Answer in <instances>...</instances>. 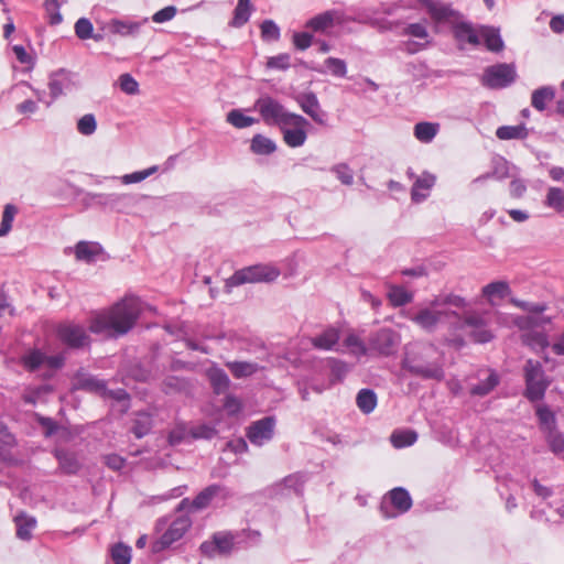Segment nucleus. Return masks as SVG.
<instances>
[{"label":"nucleus","instance_id":"f257e3e1","mask_svg":"<svg viewBox=\"0 0 564 564\" xmlns=\"http://www.w3.org/2000/svg\"><path fill=\"white\" fill-rule=\"evenodd\" d=\"M141 315L140 302L134 297H126L108 310L96 314L89 323V330L94 334H106L118 338L128 334Z\"/></svg>","mask_w":564,"mask_h":564},{"label":"nucleus","instance_id":"f03ea898","mask_svg":"<svg viewBox=\"0 0 564 564\" xmlns=\"http://www.w3.org/2000/svg\"><path fill=\"white\" fill-rule=\"evenodd\" d=\"M401 368L413 377L443 381L445 370L433 344L411 343L404 347Z\"/></svg>","mask_w":564,"mask_h":564},{"label":"nucleus","instance_id":"7ed1b4c3","mask_svg":"<svg viewBox=\"0 0 564 564\" xmlns=\"http://www.w3.org/2000/svg\"><path fill=\"white\" fill-rule=\"evenodd\" d=\"M254 108L259 111L262 120L269 126H279L280 128L286 126H305L307 120L297 113L288 111L283 105L271 96L260 97Z\"/></svg>","mask_w":564,"mask_h":564},{"label":"nucleus","instance_id":"20e7f679","mask_svg":"<svg viewBox=\"0 0 564 564\" xmlns=\"http://www.w3.org/2000/svg\"><path fill=\"white\" fill-rule=\"evenodd\" d=\"M523 377L525 383L524 398L531 403L543 400L551 380L546 376L542 364L528 359L523 367Z\"/></svg>","mask_w":564,"mask_h":564},{"label":"nucleus","instance_id":"39448f33","mask_svg":"<svg viewBox=\"0 0 564 564\" xmlns=\"http://www.w3.org/2000/svg\"><path fill=\"white\" fill-rule=\"evenodd\" d=\"M535 415L550 451L554 455L562 454L564 452V434L557 427L554 411L547 404H539L535 406Z\"/></svg>","mask_w":564,"mask_h":564},{"label":"nucleus","instance_id":"423d86ee","mask_svg":"<svg viewBox=\"0 0 564 564\" xmlns=\"http://www.w3.org/2000/svg\"><path fill=\"white\" fill-rule=\"evenodd\" d=\"M281 274L278 267L270 263H257L236 270L228 278V286H239L248 283H271Z\"/></svg>","mask_w":564,"mask_h":564},{"label":"nucleus","instance_id":"0eeeda50","mask_svg":"<svg viewBox=\"0 0 564 564\" xmlns=\"http://www.w3.org/2000/svg\"><path fill=\"white\" fill-rule=\"evenodd\" d=\"M83 195L82 203L85 207H101L111 212L122 213L132 205L133 198L129 194L121 193H93L78 189Z\"/></svg>","mask_w":564,"mask_h":564},{"label":"nucleus","instance_id":"6e6552de","mask_svg":"<svg viewBox=\"0 0 564 564\" xmlns=\"http://www.w3.org/2000/svg\"><path fill=\"white\" fill-rule=\"evenodd\" d=\"M517 77V68L513 63H497L484 69L480 84L492 90L505 89L510 87Z\"/></svg>","mask_w":564,"mask_h":564},{"label":"nucleus","instance_id":"1a4fd4ad","mask_svg":"<svg viewBox=\"0 0 564 564\" xmlns=\"http://www.w3.org/2000/svg\"><path fill=\"white\" fill-rule=\"evenodd\" d=\"M452 317H458L455 311L433 306L432 301L427 307L420 308L410 319L427 333H434L438 325Z\"/></svg>","mask_w":564,"mask_h":564},{"label":"nucleus","instance_id":"9d476101","mask_svg":"<svg viewBox=\"0 0 564 564\" xmlns=\"http://www.w3.org/2000/svg\"><path fill=\"white\" fill-rule=\"evenodd\" d=\"M236 538L237 533L231 531H217L213 533L210 540L199 545V551L207 558L227 557L235 549Z\"/></svg>","mask_w":564,"mask_h":564},{"label":"nucleus","instance_id":"9b49d317","mask_svg":"<svg viewBox=\"0 0 564 564\" xmlns=\"http://www.w3.org/2000/svg\"><path fill=\"white\" fill-rule=\"evenodd\" d=\"M217 497L221 498V500H227L232 497V491L224 485L212 484L199 491L192 501L188 498H184L178 503L177 511H182L185 508H189L193 511L204 510Z\"/></svg>","mask_w":564,"mask_h":564},{"label":"nucleus","instance_id":"f8f14e48","mask_svg":"<svg viewBox=\"0 0 564 564\" xmlns=\"http://www.w3.org/2000/svg\"><path fill=\"white\" fill-rule=\"evenodd\" d=\"M191 527L192 519L188 516L182 514L176 517L160 539L153 543L152 551L156 553L170 547L173 543L181 540Z\"/></svg>","mask_w":564,"mask_h":564},{"label":"nucleus","instance_id":"ddd939ff","mask_svg":"<svg viewBox=\"0 0 564 564\" xmlns=\"http://www.w3.org/2000/svg\"><path fill=\"white\" fill-rule=\"evenodd\" d=\"M400 337L391 328H381L369 336L368 349L380 355L391 356L399 346Z\"/></svg>","mask_w":564,"mask_h":564},{"label":"nucleus","instance_id":"4468645a","mask_svg":"<svg viewBox=\"0 0 564 564\" xmlns=\"http://www.w3.org/2000/svg\"><path fill=\"white\" fill-rule=\"evenodd\" d=\"M56 335L65 346L72 349H80L90 344L86 329L79 324L61 323L56 328Z\"/></svg>","mask_w":564,"mask_h":564},{"label":"nucleus","instance_id":"2eb2a0df","mask_svg":"<svg viewBox=\"0 0 564 564\" xmlns=\"http://www.w3.org/2000/svg\"><path fill=\"white\" fill-rule=\"evenodd\" d=\"M419 2L425 7L431 19L436 23L454 24L464 18L451 3L441 0H419Z\"/></svg>","mask_w":564,"mask_h":564},{"label":"nucleus","instance_id":"dca6fc26","mask_svg":"<svg viewBox=\"0 0 564 564\" xmlns=\"http://www.w3.org/2000/svg\"><path fill=\"white\" fill-rule=\"evenodd\" d=\"M462 328H469L468 336L477 344H487L495 338L487 322L479 314L466 315L462 322Z\"/></svg>","mask_w":564,"mask_h":564},{"label":"nucleus","instance_id":"f3484780","mask_svg":"<svg viewBox=\"0 0 564 564\" xmlns=\"http://www.w3.org/2000/svg\"><path fill=\"white\" fill-rule=\"evenodd\" d=\"M275 417L264 416L252 422L247 429V437L251 444L262 446L271 441L274 435Z\"/></svg>","mask_w":564,"mask_h":564},{"label":"nucleus","instance_id":"a211bd4d","mask_svg":"<svg viewBox=\"0 0 564 564\" xmlns=\"http://www.w3.org/2000/svg\"><path fill=\"white\" fill-rule=\"evenodd\" d=\"M306 480V475L303 473L291 474L272 486L271 495L275 497L303 496Z\"/></svg>","mask_w":564,"mask_h":564},{"label":"nucleus","instance_id":"6ab92c4d","mask_svg":"<svg viewBox=\"0 0 564 564\" xmlns=\"http://www.w3.org/2000/svg\"><path fill=\"white\" fill-rule=\"evenodd\" d=\"M73 85V73L70 70L59 68L51 73L48 79L51 99L47 100L46 105L51 106L52 102L61 97L66 90H70Z\"/></svg>","mask_w":564,"mask_h":564},{"label":"nucleus","instance_id":"aec40b11","mask_svg":"<svg viewBox=\"0 0 564 564\" xmlns=\"http://www.w3.org/2000/svg\"><path fill=\"white\" fill-rule=\"evenodd\" d=\"M53 455L58 463L56 474L73 476L77 475L83 467L75 452L66 448H55Z\"/></svg>","mask_w":564,"mask_h":564},{"label":"nucleus","instance_id":"412c9836","mask_svg":"<svg viewBox=\"0 0 564 564\" xmlns=\"http://www.w3.org/2000/svg\"><path fill=\"white\" fill-rule=\"evenodd\" d=\"M301 109L316 123L326 124L327 113L321 109L319 101L314 93H306L297 98Z\"/></svg>","mask_w":564,"mask_h":564},{"label":"nucleus","instance_id":"4be33fe9","mask_svg":"<svg viewBox=\"0 0 564 564\" xmlns=\"http://www.w3.org/2000/svg\"><path fill=\"white\" fill-rule=\"evenodd\" d=\"M148 22V18L142 19L141 21L134 20H121V19H111L107 28L110 33L117 34L120 36H137L140 32V29L143 24Z\"/></svg>","mask_w":564,"mask_h":564},{"label":"nucleus","instance_id":"5701e85b","mask_svg":"<svg viewBox=\"0 0 564 564\" xmlns=\"http://www.w3.org/2000/svg\"><path fill=\"white\" fill-rule=\"evenodd\" d=\"M453 35L459 43H467L473 46L480 44L479 35L473 28V24L468 21H463V19L453 24Z\"/></svg>","mask_w":564,"mask_h":564},{"label":"nucleus","instance_id":"b1692460","mask_svg":"<svg viewBox=\"0 0 564 564\" xmlns=\"http://www.w3.org/2000/svg\"><path fill=\"white\" fill-rule=\"evenodd\" d=\"M340 338L339 329L333 326L325 328L321 334L311 338V344L319 350H333Z\"/></svg>","mask_w":564,"mask_h":564},{"label":"nucleus","instance_id":"393cba45","mask_svg":"<svg viewBox=\"0 0 564 564\" xmlns=\"http://www.w3.org/2000/svg\"><path fill=\"white\" fill-rule=\"evenodd\" d=\"M206 376L215 394H223L229 389L230 379L224 369L213 366L207 369Z\"/></svg>","mask_w":564,"mask_h":564},{"label":"nucleus","instance_id":"a878e982","mask_svg":"<svg viewBox=\"0 0 564 564\" xmlns=\"http://www.w3.org/2000/svg\"><path fill=\"white\" fill-rule=\"evenodd\" d=\"M336 11H324L306 21L305 28L313 32L322 33L334 26Z\"/></svg>","mask_w":564,"mask_h":564},{"label":"nucleus","instance_id":"bb28decb","mask_svg":"<svg viewBox=\"0 0 564 564\" xmlns=\"http://www.w3.org/2000/svg\"><path fill=\"white\" fill-rule=\"evenodd\" d=\"M366 23L371 28L378 30L379 32H393L395 34L400 33V28L403 25L402 19L391 20L387 17H378L372 15L368 17Z\"/></svg>","mask_w":564,"mask_h":564},{"label":"nucleus","instance_id":"cd10ccee","mask_svg":"<svg viewBox=\"0 0 564 564\" xmlns=\"http://www.w3.org/2000/svg\"><path fill=\"white\" fill-rule=\"evenodd\" d=\"M391 505L400 512L405 513L412 507L410 492L403 487H395L388 494Z\"/></svg>","mask_w":564,"mask_h":564},{"label":"nucleus","instance_id":"c85d7f7f","mask_svg":"<svg viewBox=\"0 0 564 564\" xmlns=\"http://www.w3.org/2000/svg\"><path fill=\"white\" fill-rule=\"evenodd\" d=\"M481 36L486 48L494 53H499L505 47V42L500 35V30L494 26H482Z\"/></svg>","mask_w":564,"mask_h":564},{"label":"nucleus","instance_id":"c756f323","mask_svg":"<svg viewBox=\"0 0 564 564\" xmlns=\"http://www.w3.org/2000/svg\"><path fill=\"white\" fill-rule=\"evenodd\" d=\"M102 251L98 242L79 241L75 246V256L77 260L94 262L96 257Z\"/></svg>","mask_w":564,"mask_h":564},{"label":"nucleus","instance_id":"7c9ffc66","mask_svg":"<svg viewBox=\"0 0 564 564\" xmlns=\"http://www.w3.org/2000/svg\"><path fill=\"white\" fill-rule=\"evenodd\" d=\"M435 176L432 174H424L417 177L411 189V199L414 203H421L427 197V193H421L420 189L430 191L435 184Z\"/></svg>","mask_w":564,"mask_h":564},{"label":"nucleus","instance_id":"2f4dec72","mask_svg":"<svg viewBox=\"0 0 564 564\" xmlns=\"http://www.w3.org/2000/svg\"><path fill=\"white\" fill-rule=\"evenodd\" d=\"M555 97V89L552 86H542L533 90L531 95V105L538 111H544L546 102L552 101Z\"/></svg>","mask_w":564,"mask_h":564},{"label":"nucleus","instance_id":"473e14b6","mask_svg":"<svg viewBox=\"0 0 564 564\" xmlns=\"http://www.w3.org/2000/svg\"><path fill=\"white\" fill-rule=\"evenodd\" d=\"M529 135L525 124L501 126L496 130L499 140H524Z\"/></svg>","mask_w":564,"mask_h":564},{"label":"nucleus","instance_id":"72a5a7b5","mask_svg":"<svg viewBox=\"0 0 564 564\" xmlns=\"http://www.w3.org/2000/svg\"><path fill=\"white\" fill-rule=\"evenodd\" d=\"M378 403V398L372 389H361L356 397V404L364 414L371 413Z\"/></svg>","mask_w":564,"mask_h":564},{"label":"nucleus","instance_id":"f704fd0d","mask_svg":"<svg viewBox=\"0 0 564 564\" xmlns=\"http://www.w3.org/2000/svg\"><path fill=\"white\" fill-rule=\"evenodd\" d=\"M251 0H238V3L234 10V17L230 21V25L234 28L243 26L250 19L252 12Z\"/></svg>","mask_w":564,"mask_h":564},{"label":"nucleus","instance_id":"c9c22d12","mask_svg":"<svg viewBox=\"0 0 564 564\" xmlns=\"http://www.w3.org/2000/svg\"><path fill=\"white\" fill-rule=\"evenodd\" d=\"M17 524V536L21 540L29 541L32 538V530L36 527L34 517L21 513L14 519Z\"/></svg>","mask_w":564,"mask_h":564},{"label":"nucleus","instance_id":"e433bc0d","mask_svg":"<svg viewBox=\"0 0 564 564\" xmlns=\"http://www.w3.org/2000/svg\"><path fill=\"white\" fill-rule=\"evenodd\" d=\"M440 124L434 122L422 121L414 126V137L423 143H430L436 137Z\"/></svg>","mask_w":564,"mask_h":564},{"label":"nucleus","instance_id":"4c0bfd02","mask_svg":"<svg viewBox=\"0 0 564 564\" xmlns=\"http://www.w3.org/2000/svg\"><path fill=\"white\" fill-rule=\"evenodd\" d=\"M250 150L254 154L269 155L276 150V144L270 138L258 133L251 139Z\"/></svg>","mask_w":564,"mask_h":564},{"label":"nucleus","instance_id":"58836bf2","mask_svg":"<svg viewBox=\"0 0 564 564\" xmlns=\"http://www.w3.org/2000/svg\"><path fill=\"white\" fill-rule=\"evenodd\" d=\"M226 366L237 379L250 377L259 369L258 364L250 361H229Z\"/></svg>","mask_w":564,"mask_h":564},{"label":"nucleus","instance_id":"ea45409f","mask_svg":"<svg viewBox=\"0 0 564 564\" xmlns=\"http://www.w3.org/2000/svg\"><path fill=\"white\" fill-rule=\"evenodd\" d=\"M46 355L37 348L30 349L22 356V365L30 372L37 370L45 364Z\"/></svg>","mask_w":564,"mask_h":564},{"label":"nucleus","instance_id":"a19ab883","mask_svg":"<svg viewBox=\"0 0 564 564\" xmlns=\"http://www.w3.org/2000/svg\"><path fill=\"white\" fill-rule=\"evenodd\" d=\"M499 381L500 380L498 375L495 371H491L485 380L479 381L477 384H474L470 388V394L476 397H485L499 384Z\"/></svg>","mask_w":564,"mask_h":564},{"label":"nucleus","instance_id":"79ce46f5","mask_svg":"<svg viewBox=\"0 0 564 564\" xmlns=\"http://www.w3.org/2000/svg\"><path fill=\"white\" fill-rule=\"evenodd\" d=\"M417 440V433L413 430L394 431L391 434L390 441L393 447L404 448L413 445Z\"/></svg>","mask_w":564,"mask_h":564},{"label":"nucleus","instance_id":"37998d69","mask_svg":"<svg viewBox=\"0 0 564 564\" xmlns=\"http://www.w3.org/2000/svg\"><path fill=\"white\" fill-rule=\"evenodd\" d=\"M388 299L393 307H401L412 302L413 294L402 286H391L388 292Z\"/></svg>","mask_w":564,"mask_h":564},{"label":"nucleus","instance_id":"c03bdc74","mask_svg":"<svg viewBox=\"0 0 564 564\" xmlns=\"http://www.w3.org/2000/svg\"><path fill=\"white\" fill-rule=\"evenodd\" d=\"M152 417L148 413H140L134 420L131 432L137 438H142L152 431Z\"/></svg>","mask_w":564,"mask_h":564},{"label":"nucleus","instance_id":"a18cd8bd","mask_svg":"<svg viewBox=\"0 0 564 564\" xmlns=\"http://www.w3.org/2000/svg\"><path fill=\"white\" fill-rule=\"evenodd\" d=\"M303 126L295 127L294 129H282L284 142L291 148H299L306 141V132L302 129Z\"/></svg>","mask_w":564,"mask_h":564},{"label":"nucleus","instance_id":"49530a36","mask_svg":"<svg viewBox=\"0 0 564 564\" xmlns=\"http://www.w3.org/2000/svg\"><path fill=\"white\" fill-rule=\"evenodd\" d=\"M544 205L557 213H564V189L561 187H550Z\"/></svg>","mask_w":564,"mask_h":564},{"label":"nucleus","instance_id":"de8ad7c7","mask_svg":"<svg viewBox=\"0 0 564 564\" xmlns=\"http://www.w3.org/2000/svg\"><path fill=\"white\" fill-rule=\"evenodd\" d=\"M511 293V289L506 281H494L482 288V295L490 299L497 296L503 299Z\"/></svg>","mask_w":564,"mask_h":564},{"label":"nucleus","instance_id":"09e8293b","mask_svg":"<svg viewBox=\"0 0 564 564\" xmlns=\"http://www.w3.org/2000/svg\"><path fill=\"white\" fill-rule=\"evenodd\" d=\"M76 388L89 392H101L106 389V383L97 377L88 375L77 379Z\"/></svg>","mask_w":564,"mask_h":564},{"label":"nucleus","instance_id":"8fccbe9b","mask_svg":"<svg viewBox=\"0 0 564 564\" xmlns=\"http://www.w3.org/2000/svg\"><path fill=\"white\" fill-rule=\"evenodd\" d=\"M132 550L121 542L113 544L110 549L111 560L115 564H130Z\"/></svg>","mask_w":564,"mask_h":564},{"label":"nucleus","instance_id":"3c124183","mask_svg":"<svg viewBox=\"0 0 564 564\" xmlns=\"http://www.w3.org/2000/svg\"><path fill=\"white\" fill-rule=\"evenodd\" d=\"M398 35L411 36V37L421 39V40H427L429 31H427L425 24H423V23L405 24L403 22V25L400 28V33H398ZM427 43H429V41H426V44Z\"/></svg>","mask_w":564,"mask_h":564},{"label":"nucleus","instance_id":"603ef678","mask_svg":"<svg viewBox=\"0 0 564 564\" xmlns=\"http://www.w3.org/2000/svg\"><path fill=\"white\" fill-rule=\"evenodd\" d=\"M257 121V119L246 116L240 109H232L227 113V122L237 129L248 128Z\"/></svg>","mask_w":564,"mask_h":564},{"label":"nucleus","instance_id":"864d4df0","mask_svg":"<svg viewBox=\"0 0 564 564\" xmlns=\"http://www.w3.org/2000/svg\"><path fill=\"white\" fill-rule=\"evenodd\" d=\"M433 306H438L440 308H444L445 306H454L457 308H464L467 305V302L464 297L456 294H445L438 295L432 300Z\"/></svg>","mask_w":564,"mask_h":564},{"label":"nucleus","instance_id":"5fc2aeb1","mask_svg":"<svg viewBox=\"0 0 564 564\" xmlns=\"http://www.w3.org/2000/svg\"><path fill=\"white\" fill-rule=\"evenodd\" d=\"M330 378L329 386L340 382L348 372L347 364L339 359H329Z\"/></svg>","mask_w":564,"mask_h":564},{"label":"nucleus","instance_id":"6e6d98bb","mask_svg":"<svg viewBox=\"0 0 564 564\" xmlns=\"http://www.w3.org/2000/svg\"><path fill=\"white\" fill-rule=\"evenodd\" d=\"M17 213L18 208L13 204H7L4 206L0 224V237H4L10 232Z\"/></svg>","mask_w":564,"mask_h":564},{"label":"nucleus","instance_id":"4d7b16f0","mask_svg":"<svg viewBox=\"0 0 564 564\" xmlns=\"http://www.w3.org/2000/svg\"><path fill=\"white\" fill-rule=\"evenodd\" d=\"M523 341L536 350H544L550 346L547 335L543 332L529 333L524 335Z\"/></svg>","mask_w":564,"mask_h":564},{"label":"nucleus","instance_id":"13d9d810","mask_svg":"<svg viewBox=\"0 0 564 564\" xmlns=\"http://www.w3.org/2000/svg\"><path fill=\"white\" fill-rule=\"evenodd\" d=\"M551 323V317L546 316H521L516 319V325L520 329H532Z\"/></svg>","mask_w":564,"mask_h":564},{"label":"nucleus","instance_id":"bf43d9fd","mask_svg":"<svg viewBox=\"0 0 564 564\" xmlns=\"http://www.w3.org/2000/svg\"><path fill=\"white\" fill-rule=\"evenodd\" d=\"M165 393L181 392L187 388V380L178 376H167L162 382Z\"/></svg>","mask_w":564,"mask_h":564},{"label":"nucleus","instance_id":"052dcab7","mask_svg":"<svg viewBox=\"0 0 564 564\" xmlns=\"http://www.w3.org/2000/svg\"><path fill=\"white\" fill-rule=\"evenodd\" d=\"M261 37L264 41H278L281 36L279 25L273 20H264L261 25Z\"/></svg>","mask_w":564,"mask_h":564},{"label":"nucleus","instance_id":"680f3d73","mask_svg":"<svg viewBox=\"0 0 564 564\" xmlns=\"http://www.w3.org/2000/svg\"><path fill=\"white\" fill-rule=\"evenodd\" d=\"M77 131L83 135H91L97 129V121L93 113H86L77 121Z\"/></svg>","mask_w":564,"mask_h":564},{"label":"nucleus","instance_id":"e2e57ef3","mask_svg":"<svg viewBox=\"0 0 564 564\" xmlns=\"http://www.w3.org/2000/svg\"><path fill=\"white\" fill-rule=\"evenodd\" d=\"M325 66L333 76L338 78L346 77L347 65L344 59L337 57H327L325 59Z\"/></svg>","mask_w":564,"mask_h":564},{"label":"nucleus","instance_id":"0e129e2a","mask_svg":"<svg viewBox=\"0 0 564 564\" xmlns=\"http://www.w3.org/2000/svg\"><path fill=\"white\" fill-rule=\"evenodd\" d=\"M75 34L79 40H88L94 36V26L89 19L79 18L74 25Z\"/></svg>","mask_w":564,"mask_h":564},{"label":"nucleus","instance_id":"69168bd1","mask_svg":"<svg viewBox=\"0 0 564 564\" xmlns=\"http://www.w3.org/2000/svg\"><path fill=\"white\" fill-rule=\"evenodd\" d=\"M158 171V166L153 165L142 171H135L133 173L124 174L121 177L123 184H134L144 181Z\"/></svg>","mask_w":564,"mask_h":564},{"label":"nucleus","instance_id":"338daca9","mask_svg":"<svg viewBox=\"0 0 564 564\" xmlns=\"http://www.w3.org/2000/svg\"><path fill=\"white\" fill-rule=\"evenodd\" d=\"M344 185L354 183V172L346 163H338L330 170Z\"/></svg>","mask_w":564,"mask_h":564},{"label":"nucleus","instance_id":"774afa93","mask_svg":"<svg viewBox=\"0 0 564 564\" xmlns=\"http://www.w3.org/2000/svg\"><path fill=\"white\" fill-rule=\"evenodd\" d=\"M314 36L310 32H294L292 42L296 50L305 51L313 44Z\"/></svg>","mask_w":564,"mask_h":564}]
</instances>
